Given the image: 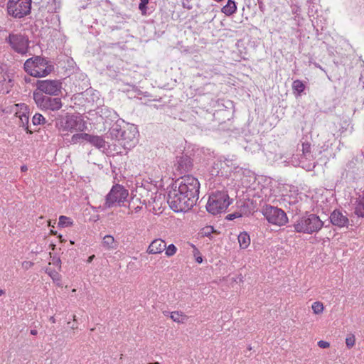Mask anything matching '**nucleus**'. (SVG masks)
I'll list each match as a JSON object with an SVG mask.
<instances>
[{
    "mask_svg": "<svg viewBox=\"0 0 364 364\" xmlns=\"http://www.w3.org/2000/svg\"><path fill=\"white\" fill-rule=\"evenodd\" d=\"M176 169L180 174L185 173L191 170L193 163L191 159L187 155L176 157Z\"/></svg>",
    "mask_w": 364,
    "mask_h": 364,
    "instance_id": "15",
    "label": "nucleus"
},
{
    "mask_svg": "<svg viewBox=\"0 0 364 364\" xmlns=\"http://www.w3.org/2000/svg\"><path fill=\"white\" fill-rule=\"evenodd\" d=\"M80 140L91 142V135L86 133H80L75 134L72 136V141L73 143H77Z\"/></svg>",
    "mask_w": 364,
    "mask_h": 364,
    "instance_id": "26",
    "label": "nucleus"
},
{
    "mask_svg": "<svg viewBox=\"0 0 364 364\" xmlns=\"http://www.w3.org/2000/svg\"><path fill=\"white\" fill-rule=\"evenodd\" d=\"M196 260L198 263L200 264L203 262V258L201 256H198L196 257Z\"/></svg>",
    "mask_w": 364,
    "mask_h": 364,
    "instance_id": "43",
    "label": "nucleus"
},
{
    "mask_svg": "<svg viewBox=\"0 0 364 364\" xmlns=\"http://www.w3.org/2000/svg\"><path fill=\"white\" fill-rule=\"evenodd\" d=\"M226 218L228 220H232V219L236 218V215L235 214H229V215H227Z\"/></svg>",
    "mask_w": 364,
    "mask_h": 364,
    "instance_id": "42",
    "label": "nucleus"
},
{
    "mask_svg": "<svg viewBox=\"0 0 364 364\" xmlns=\"http://www.w3.org/2000/svg\"><path fill=\"white\" fill-rule=\"evenodd\" d=\"M230 204V198L227 191H217L209 196L206 210L213 215H218L225 212Z\"/></svg>",
    "mask_w": 364,
    "mask_h": 364,
    "instance_id": "5",
    "label": "nucleus"
},
{
    "mask_svg": "<svg viewBox=\"0 0 364 364\" xmlns=\"http://www.w3.org/2000/svg\"><path fill=\"white\" fill-rule=\"evenodd\" d=\"M318 346L321 348H327L330 346V343L325 341H320L318 342Z\"/></svg>",
    "mask_w": 364,
    "mask_h": 364,
    "instance_id": "39",
    "label": "nucleus"
},
{
    "mask_svg": "<svg viewBox=\"0 0 364 364\" xmlns=\"http://www.w3.org/2000/svg\"><path fill=\"white\" fill-rule=\"evenodd\" d=\"M13 86L12 80L9 79L7 82L6 80L0 81V93L8 94L11 87Z\"/></svg>",
    "mask_w": 364,
    "mask_h": 364,
    "instance_id": "27",
    "label": "nucleus"
},
{
    "mask_svg": "<svg viewBox=\"0 0 364 364\" xmlns=\"http://www.w3.org/2000/svg\"><path fill=\"white\" fill-rule=\"evenodd\" d=\"M52 122H55V127L63 132H82L86 129L85 123L81 117L68 113L55 117Z\"/></svg>",
    "mask_w": 364,
    "mask_h": 364,
    "instance_id": "2",
    "label": "nucleus"
},
{
    "mask_svg": "<svg viewBox=\"0 0 364 364\" xmlns=\"http://www.w3.org/2000/svg\"><path fill=\"white\" fill-rule=\"evenodd\" d=\"M262 214L267 220L273 225L282 226L288 223L286 213L277 207L267 205L262 209Z\"/></svg>",
    "mask_w": 364,
    "mask_h": 364,
    "instance_id": "10",
    "label": "nucleus"
},
{
    "mask_svg": "<svg viewBox=\"0 0 364 364\" xmlns=\"http://www.w3.org/2000/svg\"><path fill=\"white\" fill-rule=\"evenodd\" d=\"M323 223L315 214H309L299 218L294 224L295 232L305 234H313L318 232Z\"/></svg>",
    "mask_w": 364,
    "mask_h": 364,
    "instance_id": "4",
    "label": "nucleus"
},
{
    "mask_svg": "<svg viewBox=\"0 0 364 364\" xmlns=\"http://www.w3.org/2000/svg\"><path fill=\"white\" fill-rule=\"evenodd\" d=\"M73 225V220L67 216L61 215L59 218L58 226L61 228H68Z\"/></svg>",
    "mask_w": 364,
    "mask_h": 364,
    "instance_id": "30",
    "label": "nucleus"
},
{
    "mask_svg": "<svg viewBox=\"0 0 364 364\" xmlns=\"http://www.w3.org/2000/svg\"><path fill=\"white\" fill-rule=\"evenodd\" d=\"M148 3H149V0H140L139 9L143 14H145L146 11V9H147L146 6H147Z\"/></svg>",
    "mask_w": 364,
    "mask_h": 364,
    "instance_id": "34",
    "label": "nucleus"
},
{
    "mask_svg": "<svg viewBox=\"0 0 364 364\" xmlns=\"http://www.w3.org/2000/svg\"><path fill=\"white\" fill-rule=\"evenodd\" d=\"M61 260L59 257L56 256L51 257V261L49 262V264H53L55 266H58L59 268L61 267L60 266Z\"/></svg>",
    "mask_w": 364,
    "mask_h": 364,
    "instance_id": "36",
    "label": "nucleus"
},
{
    "mask_svg": "<svg viewBox=\"0 0 364 364\" xmlns=\"http://www.w3.org/2000/svg\"><path fill=\"white\" fill-rule=\"evenodd\" d=\"M5 41L15 52L21 55H26L28 51V38L21 33H10Z\"/></svg>",
    "mask_w": 364,
    "mask_h": 364,
    "instance_id": "12",
    "label": "nucleus"
},
{
    "mask_svg": "<svg viewBox=\"0 0 364 364\" xmlns=\"http://www.w3.org/2000/svg\"><path fill=\"white\" fill-rule=\"evenodd\" d=\"M50 321L52 322V323H55V318L53 316H51L50 318Z\"/></svg>",
    "mask_w": 364,
    "mask_h": 364,
    "instance_id": "48",
    "label": "nucleus"
},
{
    "mask_svg": "<svg viewBox=\"0 0 364 364\" xmlns=\"http://www.w3.org/2000/svg\"><path fill=\"white\" fill-rule=\"evenodd\" d=\"M237 10V6L235 1L228 0L226 5H225L222 8V12L224 13L226 16H230L233 14Z\"/></svg>",
    "mask_w": 364,
    "mask_h": 364,
    "instance_id": "20",
    "label": "nucleus"
},
{
    "mask_svg": "<svg viewBox=\"0 0 364 364\" xmlns=\"http://www.w3.org/2000/svg\"><path fill=\"white\" fill-rule=\"evenodd\" d=\"M32 122L33 125H43L47 124L48 126H49L51 125L53 122L51 121L50 122H48V120H47L41 114L36 113L32 118Z\"/></svg>",
    "mask_w": 364,
    "mask_h": 364,
    "instance_id": "25",
    "label": "nucleus"
},
{
    "mask_svg": "<svg viewBox=\"0 0 364 364\" xmlns=\"http://www.w3.org/2000/svg\"><path fill=\"white\" fill-rule=\"evenodd\" d=\"M171 319L177 323H184L188 317L186 315H183V313L179 311L172 312L171 314Z\"/></svg>",
    "mask_w": 364,
    "mask_h": 364,
    "instance_id": "29",
    "label": "nucleus"
},
{
    "mask_svg": "<svg viewBox=\"0 0 364 364\" xmlns=\"http://www.w3.org/2000/svg\"><path fill=\"white\" fill-rule=\"evenodd\" d=\"M102 245L104 247L109 250L117 248V244L114 241V238L110 235H107L103 237Z\"/></svg>",
    "mask_w": 364,
    "mask_h": 364,
    "instance_id": "21",
    "label": "nucleus"
},
{
    "mask_svg": "<svg viewBox=\"0 0 364 364\" xmlns=\"http://www.w3.org/2000/svg\"><path fill=\"white\" fill-rule=\"evenodd\" d=\"M355 339L353 336L346 338V344L348 348H352L355 345Z\"/></svg>",
    "mask_w": 364,
    "mask_h": 364,
    "instance_id": "35",
    "label": "nucleus"
},
{
    "mask_svg": "<svg viewBox=\"0 0 364 364\" xmlns=\"http://www.w3.org/2000/svg\"><path fill=\"white\" fill-rule=\"evenodd\" d=\"M129 195L128 191L122 185L116 184L112 186L109 193L106 196L105 208H109L115 205H120L124 203Z\"/></svg>",
    "mask_w": 364,
    "mask_h": 364,
    "instance_id": "11",
    "label": "nucleus"
},
{
    "mask_svg": "<svg viewBox=\"0 0 364 364\" xmlns=\"http://www.w3.org/2000/svg\"><path fill=\"white\" fill-rule=\"evenodd\" d=\"M114 113L105 106L99 107L92 114V124L97 133L105 132L112 125Z\"/></svg>",
    "mask_w": 364,
    "mask_h": 364,
    "instance_id": "7",
    "label": "nucleus"
},
{
    "mask_svg": "<svg viewBox=\"0 0 364 364\" xmlns=\"http://www.w3.org/2000/svg\"><path fill=\"white\" fill-rule=\"evenodd\" d=\"M46 272L48 273L53 279H55V278L59 276L58 273L55 270L47 269Z\"/></svg>",
    "mask_w": 364,
    "mask_h": 364,
    "instance_id": "38",
    "label": "nucleus"
},
{
    "mask_svg": "<svg viewBox=\"0 0 364 364\" xmlns=\"http://www.w3.org/2000/svg\"><path fill=\"white\" fill-rule=\"evenodd\" d=\"M33 265V263L32 262H24L23 263V266L26 269L31 267Z\"/></svg>",
    "mask_w": 364,
    "mask_h": 364,
    "instance_id": "40",
    "label": "nucleus"
},
{
    "mask_svg": "<svg viewBox=\"0 0 364 364\" xmlns=\"http://www.w3.org/2000/svg\"><path fill=\"white\" fill-rule=\"evenodd\" d=\"M91 261H92L91 256H89V257H87V262H91Z\"/></svg>",
    "mask_w": 364,
    "mask_h": 364,
    "instance_id": "49",
    "label": "nucleus"
},
{
    "mask_svg": "<svg viewBox=\"0 0 364 364\" xmlns=\"http://www.w3.org/2000/svg\"><path fill=\"white\" fill-rule=\"evenodd\" d=\"M23 69L29 75L39 78L51 73L54 65L46 58L34 55L26 60Z\"/></svg>",
    "mask_w": 364,
    "mask_h": 364,
    "instance_id": "1",
    "label": "nucleus"
},
{
    "mask_svg": "<svg viewBox=\"0 0 364 364\" xmlns=\"http://www.w3.org/2000/svg\"><path fill=\"white\" fill-rule=\"evenodd\" d=\"M292 90L296 96H300L305 90V85L300 80H296L292 83Z\"/></svg>",
    "mask_w": 364,
    "mask_h": 364,
    "instance_id": "24",
    "label": "nucleus"
},
{
    "mask_svg": "<svg viewBox=\"0 0 364 364\" xmlns=\"http://www.w3.org/2000/svg\"><path fill=\"white\" fill-rule=\"evenodd\" d=\"M355 214L358 217H364V196L358 201L355 208Z\"/></svg>",
    "mask_w": 364,
    "mask_h": 364,
    "instance_id": "28",
    "label": "nucleus"
},
{
    "mask_svg": "<svg viewBox=\"0 0 364 364\" xmlns=\"http://www.w3.org/2000/svg\"><path fill=\"white\" fill-rule=\"evenodd\" d=\"M258 4H259V7L260 10H262L263 9V6H264L263 3L258 0Z\"/></svg>",
    "mask_w": 364,
    "mask_h": 364,
    "instance_id": "46",
    "label": "nucleus"
},
{
    "mask_svg": "<svg viewBox=\"0 0 364 364\" xmlns=\"http://www.w3.org/2000/svg\"><path fill=\"white\" fill-rule=\"evenodd\" d=\"M109 129V135L112 139L118 141L120 138L123 129L119 124L114 123L112 126L108 128Z\"/></svg>",
    "mask_w": 364,
    "mask_h": 364,
    "instance_id": "18",
    "label": "nucleus"
},
{
    "mask_svg": "<svg viewBox=\"0 0 364 364\" xmlns=\"http://www.w3.org/2000/svg\"><path fill=\"white\" fill-rule=\"evenodd\" d=\"M311 308L315 314H321L323 311V305L320 301L314 302Z\"/></svg>",
    "mask_w": 364,
    "mask_h": 364,
    "instance_id": "31",
    "label": "nucleus"
},
{
    "mask_svg": "<svg viewBox=\"0 0 364 364\" xmlns=\"http://www.w3.org/2000/svg\"><path fill=\"white\" fill-rule=\"evenodd\" d=\"M177 248L173 244L169 245L168 247L166 246L165 254L168 257H171L176 253Z\"/></svg>",
    "mask_w": 364,
    "mask_h": 364,
    "instance_id": "33",
    "label": "nucleus"
},
{
    "mask_svg": "<svg viewBox=\"0 0 364 364\" xmlns=\"http://www.w3.org/2000/svg\"><path fill=\"white\" fill-rule=\"evenodd\" d=\"M330 220L333 225L339 228L347 226L349 222L348 217L339 210H334L331 213Z\"/></svg>",
    "mask_w": 364,
    "mask_h": 364,
    "instance_id": "16",
    "label": "nucleus"
},
{
    "mask_svg": "<svg viewBox=\"0 0 364 364\" xmlns=\"http://www.w3.org/2000/svg\"><path fill=\"white\" fill-rule=\"evenodd\" d=\"M16 116L19 117L21 125L25 128L27 133L31 134L32 131L28 129V115L25 112H16Z\"/></svg>",
    "mask_w": 364,
    "mask_h": 364,
    "instance_id": "23",
    "label": "nucleus"
},
{
    "mask_svg": "<svg viewBox=\"0 0 364 364\" xmlns=\"http://www.w3.org/2000/svg\"><path fill=\"white\" fill-rule=\"evenodd\" d=\"M151 364H159V362L151 363Z\"/></svg>",
    "mask_w": 364,
    "mask_h": 364,
    "instance_id": "52",
    "label": "nucleus"
},
{
    "mask_svg": "<svg viewBox=\"0 0 364 364\" xmlns=\"http://www.w3.org/2000/svg\"><path fill=\"white\" fill-rule=\"evenodd\" d=\"M175 188L182 195L188 196L189 199H193L195 203H197L199 198L200 183L196 178L191 175L181 177L175 182Z\"/></svg>",
    "mask_w": 364,
    "mask_h": 364,
    "instance_id": "3",
    "label": "nucleus"
},
{
    "mask_svg": "<svg viewBox=\"0 0 364 364\" xmlns=\"http://www.w3.org/2000/svg\"><path fill=\"white\" fill-rule=\"evenodd\" d=\"M33 98L37 107L44 111H58L62 106L61 99L45 95L41 92L35 90L33 93Z\"/></svg>",
    "mask_w": 364,
    "mask_h": 364,
    "instance_id": "8",
    "label": "nucleus"
},
{
    "mask_svg": "<svg viewBox=\"0 0 364 364\" xmlns=\"http://www.w3.org/2000/svg\"><path fill=\"white\" fill-rule=\"evenodd\" d=\"M4 294V291L2 289H0V296Z\"/></svg>",
    "mask_w": 364,
    "mask_h": 364,
    "instance_id": "50",
    "label": "nucleus"
},
{
    "mask_svg": "<svg viewBox=\"0 0 364 364\" xmlns=\"http://www.w3.org/2000/svg\"><path fill=\"white\" fill-rule=\"evenodd\" d=\"M188 196L182 195L176 188L169 191L168 203L171 208L175 212H186L191 209L196 203L189 199Z\"/></svg>",
    "mask_w": 364,
    "mask_h": 364,
    "instance_id": "6",
    "label": "nucleus"
},
{
    "mask_svg": "<svg viewBox=\"0 0 364 364\" xmlns=\"http://www.w3.org/2000/svg\"><path fill=\"white\" fill-rule=\"evenodd\" d=\"M99 218H99V216H98V215H97V216H96V217L92 215V220L96 221V220H99Z\"/></svg>",
    "mask_w": 364,
    "mask_h": 364,
    "instance_id": "47",
    "label": "nucleus"
},
{
    "mask_svg": "<svg viewBox=\"0 0 364 364\" xmlns=\"http://www.w3.org/2000/svg\"><path fill=\"white\" fill-rule=\"evenodd\" d=\"M215 232L213 226H206L200 230V234L203 237H210Z\"/></svg>",
    "mask_w": 364,
    "mask_h": 364,
    "instance_id": "32",
    "label": "nucleus"
},
{
    "mask_svg": "<svg viewBox=\"0 0 364 364\" xmlns=\"http://www.w3.org/2000/svg\"><path fill=\"white\" fill-rule=\"evenodd\" d=\"M37 92L48 95L57 96L60 92L62 82L58 80H38L36 82Z\"/></svg>",
    "mask_w": 364,
    "mask_h": 364,
    "instance_id": "13",
    "label": "nucleus"
},
{
    "mask_svg": "<svg viewBox=\"0 0 364 364\" xmlns=\"http://www.w3.org/2000/svg\"><path fill=\"white\" fill-rule=\"evenodd\" d=\"M166 242L161 239L157 238L154 240L149 245L146 252L150 255H156L161 253L166 249Z\"/></svg>",
    "mask_w": 364,
    "mask_h": 364,
    "instance_id": "17",
    "label": "nucleus"
},
{
    "mask_svg": "<svg viewBox=\"0 0 364 364\" xmlns=\"http://www.w3.org/2000/svg\"><path fill=\"white\" fill-rule=\"evenodd\" d=\"M303 152L305 153V152H310V146L309 145L306 144L305 145L304 144H303Z\"/></svg>",
    "mask_w": 364,
    "mask_h": 364,
    "instance_id": "41",
    "label": "nucleus"
},
{
    "mask_svg": "<svg viewBox=\"0 0 364 364\" xmlns=\"http://www.w3.org/2000/svg\"><path fill=\"white\" fill-rule=\"evenodd\" d=\"M123 354H121L120 359L122 358Z\"/></svg>",
    "mask_w": 364,
    "mask_h": 364,
    "instance_id": "53",
    "label": "nucleus"
},
{
    "mask_svg": "<svg viewBox=\"0 0 364 364\" xmlns=\"http://www.w3.org/2000/svg\"><path fill=\"white\" fill-rule=\"evenodd\" d=\"M92 145L104 152L109 147L108 144L100 136H92Z\"/></svg>",
    "mask_w": 364,
    "mask_h": 364,
    "instance_id": "19",
    "label": "nucleus"
},
{
    "mask_svg": "<svg viewBox=\"0 0 364 364\" xmlns=\"http://www.w3.org/2000/svg\"><path fill=\"white\" fill-rule=\"evenodd\" d=\"M137 130L136 127H129L124 128L123 132L120 135V138L118 140L119 144L124 149H130L133 146L136 142V135Z\"/></svg>",
    "mask_w": 364,
    "mask_h": 364,
    "instance_id": "14",
    "label": "nucleus"
},
{
    "mask_svg": "<svg viewBox=\"0 0 364 364\" xmlns=\"http://www.w3.org/2000/svg\"><path fill=\"white\" fill-rule=\"evenodd\" d=\"M30 333L33 336H36V335H37L38 331L36 329H31L30 331Z\"/></svg>",
    "mask_w": 364,
    "mask_h": 364,
    "instance_id": "44",
    "label": "nucleus"
},
{
    "mask_svg": "<svg viewBox=\"0 0 364 364\" xmlns=\"http://www.w3.org/2000/svg\"><path fill=\"white\" fill-rule=\"evenodd\" d=\"M240 246L242 249L247 248L250 244V237L247 232H241L238 237Z\"/></svg>",
    "mask_w": 364,
    "mask_h": 364,
    "instance_id": "22",
    "label": "nucleus"
},
{
    "mask_svg": "<svg viewBox=\"0 0 364 364\" xmlns=\"http://www.w3.org/2000/svg\"><path fill=\"white\" fill-rule=\"evenodd\" d=\"M70 328H73V329L77 328V326H75V325H72V326H70Z\"/></svg>",
    "mask_w": 364,
    "mask_h": 364,
    "instance_id": "51",
    "label": "nucleus"
},
{
    "mask_svg": "<svg viewBox=\"0 0 364 364\" xmlns=\"http://www.w3.org/2000/svg\"><path fill=\"white\" fill-rule=\"evenodd\" d=\"M32 0H9L7 13L15 18H23L31 13Z\"/></svg>",
    "mask_w": 364,
    "mask_h": 364,
    "instance_id": "9",
    "label": "nucleus"
},
{
    "mask_svg": "<svg viewBox=\"0 0 364 364\" xmlns=\"http://www.w3.org/2000/svg\"><path fill=\"white\" fill-rule=\"evenodd\" d=\"M191 1L192 0H183L182 6L188 10L192 9L193 8V5Z\"/></svg>",
    "mask_w": 364,
    "mask_h": 364,
    "instance_id": "37",
    "label": "nucleus"
},
{
    "mask_svg": "<svg viewBox=\"0 0 364 364\" xmlns=\"http://www.w3.org/2000/svg\"><path fill=\"white\" fill-rule=\"evenodd\" d=\"M21 171L25 172L28 170V168L26 166L23 165L21 167Z\"/></svg>",
    "mask_w": 364,
    "mask_h": 364,
    "instance_id": "45",
    "label": "nucleus"
}]
</instances>
